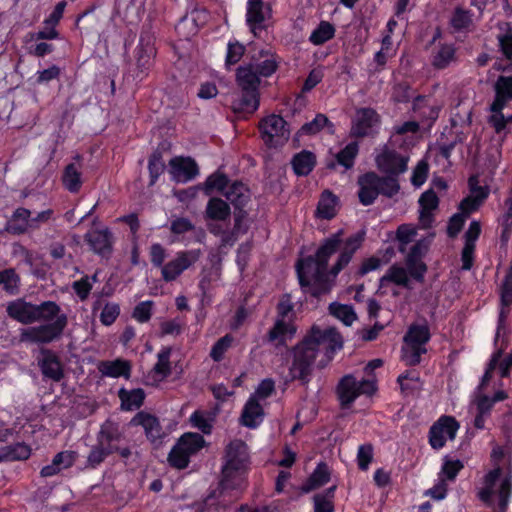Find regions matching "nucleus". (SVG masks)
Instances as JSON below:
<instances>
[{
    "label": "nucleus",
    "mask_w": 512,
    "mask_h": 512,
    "mask_svg": "<svg viewBox=\"0 0 512 512\" xmlns=\"http://www.w3.org/2000/svg\"><path fill=\"white\" fill-rule=\"evenodd\" d=\"M341 235L342 231H339L327 238L318 249L315 258L301 259L296 265L300 285L313 296L318 297L331 289L333 279L350 262L352 255L361 246L364 239L362 232L348 238L336 264L328 273L327 262L339 248Z\"/></svg>",
    "instance_id": "f257e3e1"
},
{
    "label": "nucleus",
    "mask_w": 512,
    "mask_h": 512,
    "mask_svg": "<svg viewBox=\"0 0 512 512\" xmlns=\"http://www.w3.org/2000/svg\"><path fill=\"white\" fill-rule=\"evenodd\" d=\"M6 311L11 318L23 324L45 323L40 326L22 329L20 339L23 342H52L63 333L67 325L66 314L53 301H45L37 305L23 299H17L7 304Z\"/></svg>",
    "instance_id": "f03ea898"
},
{
    "label": "nucleus",
    "mask_w": 512,
    "mask_h": 512,
    "mask_svg": "<svg viewBox=\"0 0 512 512\" xmlns=\"http://www.w3.org/2000/svg\"><path fill=\"white\" fill-rule=\"evenodd\" d=\"M342 347V338L334 328L324 330L313 327L305 339L293 350V361L289 368V379H305L319 354L330 360Z\"/></svg>",
    "instance_id": "7ed1b4c3"
},
{
    "label": "nucleus",
    "mask_w": 512,
    "mask_h": 512,
    "mask_svg": "<svg viewBox=\"0 0 512 512\" xmlns=\"http://www.w3.org/2000/svg\"><path fill=\"white\" fill-rule=\"evenodd\" d=\"M491 459L494 467L484 476L478 496L495 512H506L512 496L511 457L503 448L495 447Z\"/></svg>",
    "instance_id": "20e7f679"
},
{
    "label": "nucleus",
    "mask_w": 512,
    "mask_h": 512,
    "mask_svg": "<svg viewBox=\"0 0 512 512\" xmlns=\"http://www.w3.org/2000/svg\"><path fill=\"white\" fill-rule=\"evenodd\" d=\"M206 216L211 220L222 222L230 216V207L222 199L212 198L207 204ZM248 228L249 219L246 212L241 209L234 213V227L231 231H224L220 223L209 225L210 232L220 237L219 249L234 245L238 238L247 232Z\"/></svg>",
    "instance_id": "39448f33"
},
{
    "label": "nucleus",
    "mask_w": 512,
    "mask_h": 512,
    "mask_svg": "<svg viewBox=\"0 0 512 512\" xmlns=\"http://www.w3.org/2000/svg\"><path fill=\"white\" fill-rule=\"evenodd\" d=\"M250 465L247 445L241 440L232 441L226 448L222 468L221 486L223 489L240 488Z\"/></svg>",
    "instance_id": "423d86ee"
},
{
    "label": "nucleus",
    "mask_w": 512,
    "mask_h": 512,
    "mask_svg": "<svg viewBox=\"0 0 512 512\" xmlns=\"http://www.w3.org/2000/svg\"><path fill=\"white\" fill-rule=\"evenodd\" d=\"M237 84L241 89L240 94L233 100L232 107L235 112L253 113L259 106V83L254 64L240 66L237 70Z\"/></svg>",
    "instance_id": "0eeeda50"
},
{
    "label": "nucleus",
    "mask_w": 512,
    "mask_h": 512,
    "mask_svg": "<svg viewBox=\"0 0 512 512\" xmlns=\"http://www.w3.org/2000/svg\"><path fill=\"white\" fill-rule=\"evenodd\" d=\"M359 185V199L364 205L373 203L379 193L391 197L399 190L397 179L391 174L381 178L373 172L367 173L359 179Z\"/></svg>",
    "instance_id": "6e6552de"
},
{
    "label": "nucleus",
    "mask_w": 512,
    "mask_h": 512,
    "mask_svg": "<svg viewBox=\"0 0 512 512\" xmlns=\"http://www.w3.org/2000/svg\"><path fill=\"white\" fill-rule=\"evenodd\" d=\"M417 247H414L412 252L408 255L406 265L407 268L401 265H392L386 274L380 279L381 287L387 283L392 282L401 286H408L409 277L417 281H422L426 272V265L416 258Z\"/></svg>",
    "instance_id": "1a4fd4ad"
},
{
    "label": "nucleus",
    "mask_w": 512,
    "mask_h": 512,
    "mask_svg": "<svg viewBox=\"0 0 512 512\" xmlns=\"http://www.w3.org/2000/svg\"><path fill=\"white\" fill-rule=\"evenodd\" d=\"M430 339L427 325H412L405 337L402 347V359L408 365H416L420 362L421 355L426 352L425 344Z\"/></svg>",
    "instance_id": "9d476101"
},
{
    "label": "nucleus",
    "mask_w": 512,
    "mask_h": 512,
    "mask_svg": "<svg viewBox=\"0 0 512 512\" xmlns=\"http://www.w3.org/2000/svg\"><path fill=\"white\" fill-rule=\"evenodd\" d=\"M277 310L278 317L269 332V340L277 344H284L287 340H290L296 332V328L292 322L293 305L290 296L285 295L281 298Z\"/></svg>",
    "instance_id": "9b49d317"
},
{
    "label": "nucleus",
    "mask_w": 512,
    "mask_h": 512,
    "mask_svg": "<svg viewBox=\"0 0 512 512\" xmlns=\"http://www.w3.org/2000/svg\"><path fill=\"white\" fill-rule=\"evenodd\" d=\"M204 446V439L197 433L184 434L172 448L168 456L171 466L184 469L188 466L190 457Z\"/></svg>",
    "instance_id": "f8f14e48"
},
{
    "label": "nucleus",
    "mask_w": 512,
    "mask_h": 512,
    "mask_svg": "<svg viewBox=\"0 0 512 512\" xmlns=\"http://www.w3.org/2000/svg\"><path fill=\"white\" fill-rule=\"evenodd\" d=\"M261 137L269 147L286 143L290 136L286 121L279 115H269L260 122Z\"/></svg>",
    "instance_id": "ddd939ff"
},
{
    "label": "nucleus",
    "mask_w": 512,
    "mask_h": 512,
    "mask_svg": "<svg viewBox=\"0 0 512 512\" xmlns=\"http://www.w3.org/2000/svg\"><path fill=\"white\" fill-rule=\"evenodd\" d=\"M375 390L376 384L373 378L357 381L353 376L348 375L341 380L338 386V395L343 405H349L359 395H371Z\"/></svg>",
    "instance_id": "4468645a"
},
{
    "label": "nucleus",
    "mask_w": 512,
    "mask_h": 512,
    "mask_svg": "<svg viewBox=\"0 0 512 512\" xmlns=\"http://www.w3.org/2000/svg\"><path fill=\"white\" fill-rule=\"evenodd\" d=\"M459 423L451 416H441L430 428L429 443L434 449H441L447 441L454 440Z\"/></svg>",
    "instance_id": "2eb2a0df"
},
{
    "label": "nucleus",
    "mask_w": 512,
    "mask_h": 512,
    "mask_svg": "<svg viewBox=\"0 0 512 512\" xmlns=\"http://www.w3.org/2000/svg\"><path fill=\"white\" fill-rule=\"evenodd\" d=\"M272 11L269 4L263 0H247L246 22L255 36L267 27Z\"/></svg>",
    "instance_id": "dca6fc26"
},
{
    "label": "nucleus",
    "mask_w": 512,
    "mask_h": 512,
    "mask_svg": "<svg viewBox=\"0 0 512 512\" xmlns=\"http://www.w3.org/2000/svg\"><path fill=\"white\" fill-rule=\"evenodd\" d=\"M201 256L199 249H193L177 253L176 257L162 266L161 274L165 281L175 280L183 271L197 262Z\"/></svg>",
    "instance_id": "f3484780"
},
{
    "label": "nucleus",
    "mask_w": 512,
    "mask_h": 512,
    "mask_svg": "<svg viewBox=\"0 0 512 512\" xmlns=\"http://www.w3.org/2000/svg\"><path fill=\"white\" fill-rule=\"evenodd\" d=\"M408 158L397 154L395 151L384 147L382 151L376 156V163L378 168L391 175H398L407 169Z\"/></svg>",
    "instance_id": "a211bd4d"
},
{
    "label": "nucleus",
    "mask_w": 512,
    "mask_h": 512,
    "mask_svg": "<svg viewBox=\"0 0 512 512\" xmlns=\"http://www.w3.org/2000/svg\"><path fill=\"white\" fill-rule=\"evenodd\" d=\"M477 183L478 180L476 177H470V193L459 204V211L467 217L479 209L489 194L486 187L478 186Z\"/></svg>",
    "instance_id": "6ab92c4d"
},
{
    "label": "nucleus",
    "mask_w": 512,
    "mask_h": 512,
    "mask_svg": "<svg viewBox=\"0 0 512 512\" xmlns=\"http://www.w3.org/2000/svg\"><path fill=\"white\" fill-rule=\"evenodd\" d=\"M170 174L173 180L186 183L198 174V166L190 157H174L169 161Z\"/></svg>",
    "instance_id": "aec40b11"
},
{
    "label": "nucleus",
    "mask_w": 512,
    "mask_h": 512,
    "mask_svg": "<svg viewBox=\"0 0 512 512\" xmlns=\"http://www.w3.org/2000/svg\"><path fill=\"white\" fill-rule=\"evenodd\" d=\"M379 127V117L370 108L359 109L356 112L352 125V133L363 137L374 133Z\"/></svg>",
    "instance_id": "412c9836"
},
{
    "label": "nucleus",
    "mask_w": 512,
    "mask_h": 512,
    "mask_svg": "<svg viewBox=\"0 0 512 512\" xmlns=\"http://www.w3.org/2000/svg\"><path fill=\"white\" fill-rule=\"evenodd\" d=\"M480 233V222L476 220L472 221L464 234V246L461 253L463 270H470L473 266L476 241L478 240Z\"/></svg>",
    "instance_id": "4be33fe9"
},
{
    "label": "nucleus",
    "mask_w": 512,
    "mask_h": 512,
    "mask_svg": "<svg viewBox=\"0 0 512 512\" xmlns=\"http://www.w3.org/2000/svg\"><path fill=\"white\" fill-rule=\"evenodd\" d=\"M171 348L163 347L157 354V362L147 374L145 382L148 385H157L166 379L171 373L170 364Z\"/></svg>",
    "instance_id": "5701e85b"
},
{
    "label": "nucleus",
    "mask_w": 512,
    "mask_h": 512,
    "mask_svg": "<svg viewBox=\"0 0 512 512\" xmlns=\"http://www.w3.org/2000/svg\"><path fill=\"white\" fill-rule=\"evenodd\" d=\"M91 249L100 255H108L112 249V235L107 228L93 229L85 236Z\"/></svg>",
    "instance_id": "b1692460"
},
{
    "label": "nucleus",
    "mask_w": 512,
    "mask_h": 512,
    "mask_svg": "<svg viewBox=\"0 0 512 512\" xmlns=\"http://www.w3.org/2000/svg\"><path fill=\"white\" fill-rule=\"evenodd\" d=\"M132 423L141 426L152 443H156L164 436L158 419L151 414L140 412L134 416Z\"/></svg>",
    "instance_id": "393cba45"
},
{
    "label": "nucleus",
    "mask_w": 512,
    "mask_h": 512,
    "mask_svg": "<svg viewBox=\"0 0 512 512\" xmlns=\"http://www.w3.org/2000/svg\"><path fill=\"white\" fill-rule=\"evenodd\" d=\"M502 357V349L494 352L492 358L488 364L485 374L481 381V387L486 385L492 378L493 372L497 369L501 377H507L509 375L510 368L512 366V352L509 353L505 358Z\"/></svg>",
    "instance_id": "a878e982"
},
{
    "label": "nucleus",
    "mask_w": 512,
    "mask_h": 512,
    "mask_svg": "<svg viewBox=\"0 0 512 512\" xmlns=\"http://www.w3.org/2000/svg\"><path fill=\"white\" fill-rule=\"evenodd\" d=\"M264 420V410L261 402L249 397L241 414L242 425L248 428L258 427Z\"/></svg>",
    "instance_id": "bb28decb"
},
{
    "label": "nucleus",
    "mask_w": 512,
    "mask_h": 512,
    "mask_svg": "<svg viewBox=\"0 0 512 512\" xmlns=\"http://www.w3.org/2000/svg\"><path fill=\"white\" fill-rule=\"evenodd\" d=\"M76 457L77 454L74 451L59 452L54 456L51 464L46 465L41 469V475L44 477L56 475L61 470L71 467L74 464Z\"/></svg>",
    "instance_id": "cd10ccee"
},
{
    "label": "nucleus",
    "mask_w": 512,
    "mask_h": 512,
    "mask_svg": "<svg viewBox=\"0 0 512 512\" xmlns=\"http://www.w3.org/2000/svg\"><path fill=\"white\" fill-rule=\"evenodd\" d=\"M496 97L491 110H503L507 101L512 100V77L501 76L495 84Z\"/></svg>",
    "instance_id": "c85d7f7f"
},
{
    "label": "nucleus",
    "mask_w": 512,
    "mask_h": 512,
    "mask_svg": "<svg viewBox=\"0 0 512 512\" xmlns=\"http://www.w3.org/2000/svg\"><path fill=\"white\" fill-rule=\"evenodd\" d=\"M99 371L103 375L112 378H128L130 376L131 366L130 363L126 360L116 359L113 361L101 362L99 365Z\"/></svg>",
    "instance_id": "c756f323"
},
{
    "label": "nucleus",
    "mask_w": 512,
    "mask_h": 512,
    "mask_svg": "<svg viewBox=\"0 0 512 512\" xmlns=\"http://www.w3.org/2000/svg\"><path fill=\"white\" fill-rule=\"evenodd\" d=\"M419 204L420 222L424 227H428L432 221V211L438 206V198L433 191L428 190L421 195Z\"/></svg>",
    "instance_id": "7c9ffc66"
},
{
    "label": "nucleus",
    "mask_w": 512,
    "mask_h": 512,
    "mask_svg": "<svg viewBox=\"0 0 512 512\" xmlns=\"http://www.w3.org/2000/svg\"><path fill=\"white\" fill-rule=\"evenodd\" d=\"M512 303V268L508 271L501 287V304L502 308L499 313V323L496 332L495 342H497L500 335L501 327L504 323L507 311L504 307H508Z\"/></svg>",
    "instance_id": "2f4dec72"
},
{
    "label": "nucleus",
    "mask_w": 512,
    "mask_h": 512,
    "mask_svg": "<svg viewBox=\"0 0 512 512\" xmlns=\"http://www.w3.org/2000/svg\"><path fill=\"white\" fill-rule=\"evenodd\" d=\"M338 208V198L331 192L325 191L318 202L316 215L318 218L331 219L336 215Z\"/></svg>",
    "instance_id": "473e14b6"
},
{
    "label": "nucleus",
    "mask_w": 512,
    "mask_h": 512,
    "mask_svg": "<svg viewBox=\"0 0 512 512\" xmlns=\"http://www.w3.org/2000/svg\"><path fill=\"white\" fill-rule=\"evenodd\" d=\"M118 396L121 400V408L126 411L138 409L145 399V393L140 388L132 390L122 388L119 390Z\"/></svg>",
    "instance_id": "72a5a7b5"
},
{
    "label": "nucleus",
    "mask_w": 512,
    "mask_h": 512,
    "mask_svg": "<svg viewBox=\"0 0 512 512\" xmlns=\"http://www.w3.org/2000/svg\"><path fill=\"white\" fill-rule=\"evenodd\" d=\"M121 441L122 434L118 427L111 422H106L101 428L99 444L112 453V447L120 445Z\"/></svg>",
    "instance_id": "f704fd0d"
},
{
    "label": "nucleus",
    "mask_w": 512,
    "mask_h": 512,
    "mask_svg": "<svg viewBox=\"0 0 512 512\" xmlns=\"http://www.w3.org/2000/svg\"><path fill=\"white\" fill-rule=\"evenodd\" d=\"M493 401L490 397L485 395H479L473 401V408H475V420L474 425L478 429H483L485 426L486 417L489 415Z\"/></svg>",
    "instance_id": "c9c22d12"
},
{
    "label": "nucleus",
    "mask_w": 512,
    "mask_h": 512,
    "mask_svg": "<svg viewBox=\"0 0 512 512\" xmlns=\"http://www.w3.org/2000/svg\"><path fill=\"white\" fill-rule=\"evenodd\" d=\"M31 218V212L25 208H19L15 211L12 219L8 224V229L14 233H22L28 228H33L34 219Z\"/></svg>",
    "instance_id": "e433bc0d"
},
{
    "label": "nucleus",
    "mask_w": 512,
    "mask_h": 512,
    "mask_svg": "<svg viewBox=\"0 0 512 512\" xmlns=\"http://www.w3.org/2000/svg\"><path fill=\"white\" fill-rule=\"evenodd\" d=\"M224 195L237 208L244 206L250 197L249 190L240 182L229 184Z\"/></svg>",
    "instance_id": "4c0bfd02"
},
{
    "label": "nucleus",
    "mask_w": 512,
    "mask_h": 512,
    "mask_svg": "<svg viewBox=\"0 0 512 512\" xmlns=\"http://www.w3.org/2000/svg\"><path fill=\"white\" fill-rule=\"evenodd\" d=\"M315 162L316 159L313 153L302 151L295 155L292 160L293 170L299 176L308 175L312 171Z\"/></svg>",
    "instance_id": "58836bf2"
},
{
    "label": "nucleus",
    "mask_w": 512,
    "mask_h": 512,
    "mask_svg": "<svg viewBox=\"0 0 512 512\" xmlns=\"http://www.w3.org/2000/svg\"><path fill=\"white\" fill-rule=\"evenodd\" d=\"M81 175L80 167L75 164L67 165L62 177L64 187L72 193L78 192L82 185Z\"/></svg>",
    "instance_id": "ea45409f"
},
{
    "label": "nucleus",
    "mask_w": 512,
    "mask_h": 512,
    "mask_svg": "<svg viewBox=\"0 0 512 512\" xmlns=\"http://www.w3.org/2000/svg\"><path fill=\"white\" fill-rule=\"evenodd\" d=\"M324 128H326L329 133L334 132V126L329 121L327 116L324 114H317L312 121L305 123L299 132L301 134L313 135L320 132Z\"/></svg>",
    "instance_id": "a19ab883"
},
{
    "label": "nucleus",
    "mask_w": 512,
    "mask_h": 512,
    "mask_svg": "<svg viewBox=\"0 0 512 512\" xmlns=\"http://www.w3.org/2000/svg\"><path fill=\"white\" fill-rule=\"evenodd\" d=\"M330 479L328 467L325 464H319L307 483L303 486L304 492L317 489L325 485Z\"/></svg>",
    "instance_id": "79ce46f5"
},
{
    "label": "nucleus",
    "mask_w": 512,
    "mask_h": 512,
    "mask_svg": "<svg viewBox=\"0 0 512 512\" xmlns=\"http://www.w3.org/2000/svg\"><path fill=\"white\" fill-rule=\"evenodd\" d=\"M261 56L263 59L253 63L254 67L260 77H269L277 70L278 61L275 55L269 52L262 53Z\"/></svg>",
    "instance_id": "37998d69"
},
{
    "label": "nucleus",
    "mask_w": 512,
    "mask_h": 512,
    "mask_svg": "<svg viewBox=\"0 0 512 512\" xmlns=\"http://www.w3.org/2000/svg\"><path fill=\"white\" fill-rule=\"evenodd\" d=\"M335 34V28L332 24L326 21H322L315 30L311 33L309 40L314 45H321L331 38Z\"/></svg>",
    "instance_id": "c03bdc74"
},
{
    "label": "nucleus",
    "mask_w": 512,
    "mask_h": 512,
    "mask_svg": "<svg viewBox=\"0 0 512 512\" xmlns=\"http://www.w3.org/2000/svg\"><path fill=\"white\" fill-rule=\"evenodd\" d=\"M330 313L345 325L350 326L356 320V314L349 305L332 303L329 306Z\"/></svg>",
    "instance_id": "a18cd8bd"
},
{
    "label": "nucleus",
    "mask_w": 512,
    "mask_h": 512,
    "mask_svg": "<svg viewBox=\"0 0 512 512\" xmlns=\"http://www.w3.org/2000/svg\"><path fill=\"white\" fill-rule=\"evenodd\" d=\"M40 366H41L42 373L46 377H49L55 381H58L61 379V377H62L61 365L55 357H53L51 355L45 356L43 358V360L41 361Z\"/></svg>",
    "instance_id": "49530a36"
},
{
    "label": "nucleus",
    "mask_w": 512,
    "mask_h": 512,
    "mask_svg": "<svg viewBox=\"0 0 512 512\" xmlns=\"http://www.w3.org/2000/svg\"><path fill=\"white\" fill-rule=\"evenodd\" d=\"M463 468V463L454 458L445 457L443 460L442 468L439 473V478L446 480H454L458 472Z\"/></svg>",
    "instance_id": "de8ad7c7"
},
{
    "label": "nucleus",
    "mask_w": 512,
    "mask_h": 512,
    "mask_svg": "<svg viewBox=\"0 0 512 512\" xmlns=\"http://www.w3.org/2000/svg\"><path fill=\"white\" fill-rule=\"evenodd\" d=\"M358 144L355 142L346 145L339 153L336 154V159L339 165L345 169H349L354 164V159L358 154Z\"/></svg>",
    "instance_id": "09e8293b"
},
{
    "label": "nucleus",
    "mask_w": 512,
    "mask_h": 512,
    "mask_svg": "<svg viewBox=\"0 0 512 512\" xmlns=\"http://www.w3.org/2000/svg\"><path fill=\"white\" fill-rule=\"evenodd\" d=\"M137 63L142 68H148L155 56V49L153 45L148 41L144 43L142 40L137 46Z\"/></svg>",
    "instance_id": "8fccbe9b"
},
{
    "label": "nucleus",
    "mask_w": 512,
    "mask_h": 512,
    "mask_svg": "<svg viewBox=\"0 0 512 512\" xmlns=\"http://www.w3.org/2000/svg\"><path fill=\"white\" fill-rule=\"evenodd\" d=\"M335 486L329 488L325 494H318L314 497V512H333L332 498L334 497Z\"/></svg>",
    "instance_id": "3c124183"
},
{
    "label": "nucleus",
    "mask_w": 512,
    "mask_h": 512,
    "mask_svg": "<svg viewBox=\"0 0 512 512\" xmlns=\"http://www.w3.org/2000/svg\"><path fill=\"white\" fill-rule=\"evenodd\" d=\"M454 55L455 49L452 45H443L434 55L433 64L437 68H445L454 60Z\"/></svg>",
    "instance_id": "603ef678"
},
{
    "label": "nucleus",
    "mask_w": 512,
    "mask_h": 512,
    "mask_svg": "<svg viewBox=\"0 0 512 512\" xmlns=\"http://www.w3.org/2000/svg\"><path fill=\"white\" fill-rule=\"evenodd\" d=\"M229 186V181L227 177L222 173H214L209 176L205 182V191L207 194L212 191H219L224 194V191Z\"/></svg>",
    "instance_id": "864d4df0"
},
{
    "label": "nucleus",
    "mask_w": 512,
    "mask_h": 512,
    "mask_svg": "<svg viewBox=\"0 0 512 512\" xmlns=\"http://www.w3.org/2000/svg\"><path fill=\"white\" fill-rule=\"evenodd\" d=\"M274 390L275 382L270 378H266L259 383L255 392L250 397L254 398L259 402H262L265 401L269 396H271Z\"/></svg>",
    "instance_id": "5fc2aeb1"
},
{
    "label": "nucleus",
    "mask_w": 512,
    "mask_h": 512,
    "mask_svg": "<svg viewBox=\"0 0 512 512\" xmlns=\"http://www.w3.org/2000/svg\"><path fill=\"white\" fill-rule=\"evenodd\" d=\"M472 23L471 14L461 8H457L451 18V25L456 30H465Z\"/></svg>",
    "instance_id": "6e6d98bb"
},
{
    "label": "nucleus",
    "mask_w": 512,
    "mask_h": 512,
    "mask_svg": "<svg viewBox=\"0 0 512 512\" xmlns=\"http://www.w3.org/2000/svg\"><path fill=\"white\" fill-rule=\"evenodd\" d=\"M97 281V274H94L91 277H83L78 281H75L73 284V288L76 294L82 299H86L89 295L93 284Z\"/></svg>",
    "instance_id": "4d7b16f0"
},
{
    "label": "nucleus",
    "mask_w": 512,
    "mask_h": 512,
    "mask_svg": "<svg viewBox=\"0 0 512 512\" xmlns=\"http://www.w3.org/2000/svg\"><path fill=\"white\" fill-rule=\"evenodd\" d=\"M402 392L405 394L412 393L414 390L420 388V381L418 376L414 372L400 375L398 377Z\"/></svg>",
    "instance_id": "13d9d810"
},
{
    "label": "nucleus",
    "mask_w": 512,
    "mask_h": 512,
    "mask_svg": "<svg viewBox=\"0 0 512 512\" xmlns=\"http://www.w3.org/2000/svg\"><path fill=\"white\" fill-rule=\"evenodd\" d=\"M120 314V307L117 303H106L100 313V321L102 324L109 326L115 322Z\"/></svg>",
    "instance_id": "bf43d9fd"
},
{
    "label": "nucleus",
    "mask_w": 512,
    "mask_h": 512,
    "mask_svg": "<svg viewBox=\"0 0 512 512\" xmlns=\"http://www.w3.org/2000/svg\"><path fill=\"white\" fill-rule=\"evenodd\" d=\"M153 302L150 300L140 302L133 311V317L140 323L149 321L152 315Z\"/></svg>",
    "instance_id": "052dcab7"
},
{
    "label": "nucleus",
    "mask_w": 512,
    "mask_h": 512,
    "mask_svg": "<svg viewBox=\"0 0 512 512\" xmlns=\"http://www.w3.org/2000/svg\"><path fill=\"white\" fill-rule=\"evenodd\" d=\"M233 338L230 335H226L220 338L212 347L210 356L215 361H220L227 349L231 346Z\"/></svg>",
    "instance_id": "680f3d73"
},
{
    "label": "nucleus",
    "mask_w": 512,
    "mask_h": 512,
    "mask_svg": "<svg viewBox=\"0 0 512 512\" xmlns=\"http://www.w3.org/2000/svg\"><path fill=\"white\" fill-rule=\"evenodd\" d=\"M245 52V47L238 41L235 42H229L228 48H227V55H226V64L227 65H234L236 64L243 56Z\"/></svg>",
    "instance_id": "e2e57ef3"
},
{
    "label": "nucleus",
    "mask_w": 512,
    "mask_h": 512,
    "mask_svg": "<svg viewBox=\"0 0 512 512\" xmlns=\"http://www.w3.org/2000/svg\"><path fill=\"white\" fill-rule=\"evenodd\" d=\"M0 284L9 293H14L18 287V277L11 269L0 271Z\"/></svg>",
    "instance_id": "0e129e2a"
},
{
    "label": "nucleus",
    "mask_w": 512,
    "mask_h": 512,
    "mask_svg": "<svg viewBox=\"0 0 512 512\" xmlns=\"http://www.w3.org/2000/svg\"><path fill=\"white\" fill-rule=\"evenodd\" d=\"M190 421L192 425L199 430H201L203 433H210L212 425L209 417L200 411L194 412L190 416Z\"/></svg>",
    "instance_id": "69168bd1"
},
{
    "label": "nucleus",
    "mask_w": 512,
    "mask_h": 512,
    "mask_svg": "<svg viewBox=\"0 0 512 512\" xmlns=\"http://www.w3.org/2000/svg\"><path fill=\"white\" fill-rule=\"evenodd\" d=\"M427 175H428V165L426 162L420 161L413 171V174L411 177L412 184L417 188L422 186L427 179Z\"/></svg>",
    "instance_id": "338daca9"
},
{
    "label": "nucleus",
    "mask_w": 512,
    "mask_h": 512,
    "mask_svg": "<svg viewBox=\"0 0 512 512\" xmlns=\"http://www.w3.org/2000/svg\"><path fill=\"white\" fill-rule=\"evenodd\" d=\"M373 449L370 445H361L357 453L358 466L362 470H367L372 461Z\"/></svg>",
    "instance_id": "774afa93"
}]
</instances>
